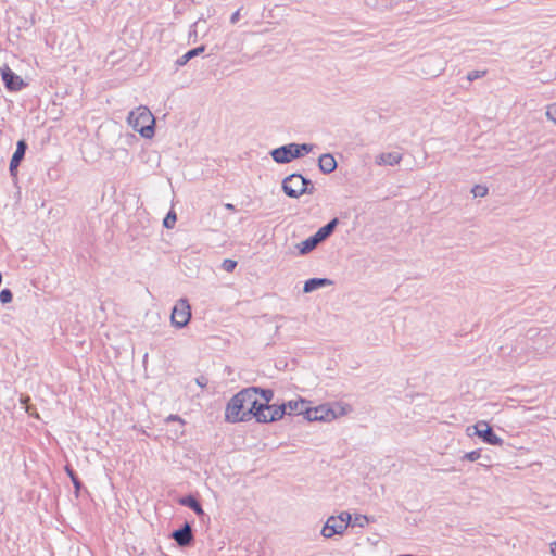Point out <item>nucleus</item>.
<instances>
[{"instance_id": "obj_9", "label": "nucleus", "mask_w": 556, "mask_h": 556, "mask_svg": "<svg viewBox=\"0 0 556 556\" xmlns=\"http://www.w3.org/2000/svg\"><path fill=\"white\" fill-rule=\"evenodd\" d=\"M473 428L475 434L481 438L483 442L495 446L503 445L504 440L494 433L493 429L489 426L486 421H478Z\"/></svg>"}, {"instance_id": "obj_33", "label": "nucleus", "mask_w": 556, "mask_h": 556, "mask_svg": "<svg viewBox=\"0 0 556 556\" xmlns=\"http://www.w3.org/2000/svg\"><path fill=\"white\" fill-rule=\"evenodd\" d=\"M225 208H226V210H229V211H235V210H236L235 205H233V204H231V203H227V204H225Z\"/></svg>"}, {"instance_id": "obj_28", "label": "nucleus", "mask_w": 556, "mask_h": 556, "mask_svg": "<svg viewBox=\"0 0 556 556\" xmlns=\"http://www.w3.org/2000/svg\"><path fill=\"white\" fill-rule=\"evenodd\" d=\"M237 266V262L233 261V260H224L223 263H222V268L227 271V273H231Z\"/></svg>"}, {"instance_id": "obj_19", "label": "nucleus", "mask_w": 556, "mask_h": 556, "mask_svg": "<svg viewBox=\"0 0 556 556\" xmlns=\"http://www.w3.org/2000/svg\"><path fill=\"white\" fill-rule=\"evenodd\" d=\"M203 51H204V47L203 46H200V47H197L194 49L189 50L188 52H186L185 54H182L181 56H179L176 60V66L177 67L185 66L191 59L195 58L197 55H199Z\"/></svg>"}, {"instance_id": "obj_8", "label": "nucleus", "mask_w": 556, "mask_h": 556, "mask_svg": "<svg viewBox=\"0 0 556 556\" xmlns=\"http://www.w3.org/2000/svg\"><path fill=\"white\" fill-rule=\"evenodd\" d=\"M191 318V307L187 299L177 301L173 308L170 320L176 328H184Z\"/></svg>"}, {"instance_id": "obj_21", "label": "nucleus", "mask_w": 556, "mask_h": 556, "mask_svg": "<svg viewBox=\"0 0 556 556\" xmlns=\"http://www.w3.org/2000/svg\"><path fill=\"white\" fill-rule=\"evenodd\" d=\"M488 188L482 185H476L471 189V193L473 194L475 198H483L488 194Z\"/></svg>"}, {"instance_id": "obj_26", "label": "nucleus", "mask_w": 556, "mask_h": 556, "mask_svg": "<svg viewBox=\"0 0 556 556\" xmlns=\"http://www.w3.org/2000/svg\"><path fill=\"white\" fill-rule=\"evenodd\" d=\"M486 75V71H471L467 74V80L472 83L479 78H482Z\"/></svg>"}, {"instance_id": "obj_7", "label": "nucleus", "mask_w": 556, "mask_h": 556, "mask_svg": "<svg viewBox=\"0 0 556 556\" xmlns=\"http://www.w3.org/2000/svg\"><path fill=\"white\" fill-rule=\"evenodd\" d=\"M286 415V407L281 405H267L258 403L255 419L258 422H271L281 419Z\"/></svg>"}, {"instance_id": "obj_11", "label": "nucleus", "mask_w": 556, "mask_h": 556, "mask_svg": "<svg viewBox=\"0 0 556 556\" xmlns=\"http://www.w3.org/2000/svg\"><path fill=\"white\" fill-rule=\"evenodd\" d=\"M170 536L180 547L191 545L194 540L192 528L189 522H185L181 528L174 530Z\"/></svg>"}, {"instance_id": "obj_30", "label": "nucleus", "mask_w": 556, "mask_h": 556, "mask_svg": "<svg viewBox=\"0 0 556 556\" xmlns=\"http://www.w3.org/2000/svg\"><path fill=\"white\" fill-rule=\"evenodd\" d=\"M241 10H242V8L238 9L236 12L232 13V15L230 16L231 24H236L240 20Z\"/></svg>"}, {"instance_id": "obj_5", "label": "nucleus", "mask_w": 556, "mask_h": 556, "mask_svg": "<svg viewBox=\"0 0 556 556\" xmlns=\"http://www.w3.org/2000/svg\"><path fill=\"white\" fill-rule=\"evenodd\" d=\"M282 189L290 198H300L304 193L312 194L315 190L313 182L301 174H291L282 181Z\"/></svg>"}, {"instance_id": "obj_22", "label": "nucleus", "mask_w": 556, "mask_h": 556, "mask_svg": "<svg viewBox=\"0 0 556 556\" xmlns=\"http://www.w3.org/2000/svg\"><path fill=\"white\" fill-rule=\"evenodd\" d=\"M65 471L68 475V477L71 478L75 489L79 490L81 486V483H80L78 477L76 476V473L74 472V470L70 466H66Z\"/></svg>"}, {"instance_id": "obj_13", "label": "nucleus", "mask_w": 556, "mask_h": 556, "mask_svg": "<svg viewBox=\"0 0 556 556\" xmlns=\"http://www.w3.org/2000/svg\"><path fill=\"white\" fill-rule=\"evenodd\" d=\"M286 407V415H301L305 416V412L308 409V402L303 399L292 400L283 403Z\"/></svg>"}, {"instance_id": "obj_18", "label": "nucleus", "mask_w": 556, "mask_h": 556, "mask_svg": "<svg viewBox=\"0 0 556 556\" xmlns=\"http://www.w3.org/2000/svg\"><path fill=\"white\" fill-rule=\"evenodd\" d=\"M338 225V219L333 218L328 224L323 226L317 230V232L314 235L315 238H317L318 242H323L326 240L334 230L336 226Z\"/></svg>"}, {"instance_id": "obj_2", "label": "nucleus", "mask_w": 556, "mask_h": 556, "mask_svg": "<svg viewBox=\"0 0 556 556\" xmlns=\"http://www.w3.org/2000/svg\"><path fill=\"white\" fill-rule=\"evenodd\" d=\"M127 122L143 138L151 139L154 136L155 118L147 106L140 105L130 111Z\"/></svg>"}, {"instance_id": "obj_25", "label": "nucleus", "mask_w": 556, "mask_h": 556, "mask_svg": "<svg viewBox=\"0 0 556 556\" xmlns=\"http://www.w3.org/2000/svg\"><path fill=\"white\" fill-rule=\"evenodd\" d=\"M481 457V450H473L470 452H467L464 454L463 459L469 460V462H476Z\"/></svg>"}, {"instance_id": "obj_16", "label": "nucleus", "mask_w": 556, "mask_h": 556, "mask_svg": "<svg viewBox=\"0 0 556 556\" xmlns=\"http://www.w3.org/2000/svg\"><path fill=\"white\" fill-rule=\"evenodd\" d=\"M179 504L192 509L198 516H203L204 510L200 502L193 495H187L179 498Z\"/></svg>"}, {"instance_id": "obj_31", "label": "nucleus", "mask_w": 556, "mask_h": 556, "mask_svg": "<svg viewBox=\"0 0 556 556\" xmlns=\"http://www.w3.org/2000/svg\"><path fill=\"white\" fill-rule=\"evenodd\" d=\"M206 382L207 380L204 377H200L197 379V383L202 388L206 386Z\"/></svg>"}, {"instance_id": "obj_15", "label": "nucleus", "mask_w": 556, "mask_h": 556, "mask_svg": "<svg viewBox=\"0 0 556 556\" xmlns=\"http://www.w3.org/2000/svg\"><path fill=\"white\" fill-rule=\"evenodd\" d=\"M318 167L324 174H331L337 168V161L330 153L321 154L318 159Z\"/></svg>"}, {"instance_id": "obj_14", "label": "nucleus", "mask_w": 556, "mask_h": 556, "mask_svg": "<svg viewBox=\"0 0 556 556\" xmlns=\"http://www.w3.org/2000/svg\"><path fill=\"white\" fill-rule=\"evenodd\" d=\"M402 161V154L399 152H383L376 156L377 165L394 166Z\"/></svg>"}, {"instance_id": "obj_23", "label": "nucleus", "mask_w": 556, "mask_h": 556, "mask_svg": "<svg viewBox=\"0 0 556 556\" xmlns=\"http://www.w3.org/2000/svg\"><path fill=\"white\" fill-rule=\"evenodd\" d=\"M257 389H258V393L265 401L264 404L269 405V402L274 399V391L270 389H262V388H257Z\"/></svg>"}, {"instance_id": "obj_24", "label": "nucleus", "mask_w": 556, "mask_h": 556, "mask_svg": "<svg viewBox=\"0 0 556 556\" xmlns=\"http://www.w3.org/2000/svg\"><path fill=\"white\" fill-rule=\"evenodd\" d=\"M176 220H177L176 214L173 211H170L164 218L163 225L166 228H173L175 226Z\"/></svg>"}, {"instance_id": "obj_10", "label": "nucleus", "mask_w": 556, "mask_h": 556, "mask_svg": "<svg viewBox=\"0 0 556 556\" xmlns=\"http://www.w3.org/2000/svg\"><path fill=\"white\" fill-rule=\"evenodd\" d=\"M1 78L9 91H20L25 87L23 79L16 75L8 65L1 68Z\"/></svg>"}, {"instance_id": "obj_17", "label": "nucleus", "mask_w": 556, "mask_h": 556, "mask_svg": "<svg viewBox=\"0 0 556 556\" xmlns=\"http://www.w3.org/2000/svg\"><path fill=\"white\" fill-rule=\"evenodd\" d=\"M331 283H332L331 280H329L327 278H311L305 281L303 291L305 293H309L319 288L330 286Z\"/></svg>"}, {"instance_id": "obj_1", "label": "nucleus", "mask_w": 556, "mask_h": 556, "mask_svg": "<svg viewBox=\"0 0 556 556\" xmlns=\"http://www.w3.org/2000/svg\"><path fill=\"white\" fill-rule=\"evenodd\" d=\"M257 394V387L247 388L235 394L227 403L225 420L236 424L255 418L258 407Z\"/></svg>"}, {"instance_id": "obj_27", "label": "nucleus", "mask_w": 556, "mask_h": 556, "mask_svg": "<svg viewBox=\"0 0 556 556\" xmlns=\"http://www.w3.org/2000/svg\"><path fill=\"white\" fill-rule=\"evenodd\" d=\"M12 298H13V294H12L11 290H9V289L1 290V292H0V302L2 304L10 303L12 301Z\"/></svg>"}, {"instance_id": "obj_34", "label": "nucleus", "mask_w": 556, "mask_h": 556, "mask_svg": "<svg viewBox=\"0 0 556 556\" xmlns=\"http://www.w3.org/2000/svg\"><path fill=\"white\" fill-rule=\"evenodd\" d=\"M168 419H169V420H178V421H182V420H181V418H180L179 416H177V415H170V416L168 417Z\"/></svg>"}, {"instance_id": "obj_32", "label": "nucleus", "mask_w": 556, "mask_h": 556, "mask_svg": "<svg viewBox=\"0 0 556 556\" xmlns=\"http://www.w3.org/2000/svg\"><path fill=\"white\" fill-rule=\"evenodd\" d=\"M551 553L556 556V541L551 543Z\"/></svg>"}, {"instance_id": "obj_29", "label": "nucleus", "mask_w": 556, "mask_h": 556, "mask_svg": "<svg viewBox=\"0 0 556 556\" xmlns=\"http://www.w3.org/2000/svg\"><path fill=\"white\" fill-rule=\"evenodd\" d=\"M546 115L553 123L556 124V102L547 105Z\"/></svg>"}, {"instance_id": "obj_3", "label": "nucleus", "mask_w": 556, "mask_h": 556, "mask_svg": "<svg viewBox=\"0 0 556 556\" xmlns=\"http://www.w3.org/2000/svg\"><path fill=\"white\" fill-rule=\"evenodd\" d=\"M351 412L348 404L337 403L333 406L319 405L317 407H308L305 412V419L308 421H330Z\"/></svg>"}, {"instance_id": "obj_4", "label": "nucleus", "mask_w": 556, "mask_h": 556, "mask_svg": "<svg viewBox=\"0 0 556 556\" xmlns=\"http://www.w3.org/2000/svg\"><path fill=\"white\" fill-rule=\"evenodd\" d=\"M313 149L314 146L309 143H289L271 150L270 155L276 163L286 164L311 153Z\"/></svg>"}, {"instance_id": "obj_6", "label": "nucleus", "mask_w": 556, "mask_h": 556, "mask_svg": "<svg viewBox=\"0 0 556 556\" xmlns=\"http://www.w3.org/2000/svg\"><path fill=\"white\" fill-rule=\"evenodd\" d=\"M350 521L351 515L346 511H343L338 516H331L324 525L321 535L326 539H330L336 534H342L348 529Z\"/></svg>"}, {"instance_id": "obj_20", "label": "nucleus", "mask_w": 556, "mask_h": 556, "mask_svg": "<svg viewBox=\"0 0 556 556\" xmlns=\"http://www.w3.org/2000/svg\"><path fill=\"white\" fill-rule=\"evenodd\" d=\"M319 244L317 238L313 235L312 237L307 238L306 240L302 241L296 245L299 250V254L305 255L309 252H312L317 245Z\"/></svg>"}, {"instance_id": "obj_12", "label": "nucleus", "mask_w": 556, "mask_h": 556, "mask_svg": "<svg viewBox=\"0 0 556 556\" xmlns=\"http://www.w3.org/2000/svg\"><path fill=\"white\" fill-rule=\"evenodd\" d=\"M26 150H27V143L24 140L17 141L16 150L10 161V166H9L11 176H16L17 168L21 164V161L24 159Z\"/></svg>"}]
</instances>
